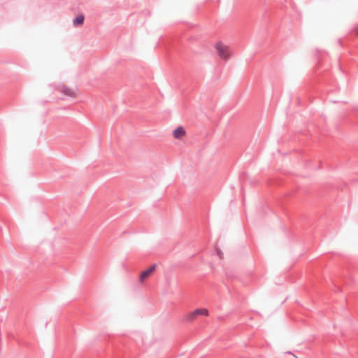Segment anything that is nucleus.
Masks as SVG:
<instances>
[{
  "label": "nucleus",
  "mask_w": 358,
  "mask_h": 358,
  "mask_svg": "<svg viewBox=\"0 0 358 358\" xmlns=\"http://www.w3.org/2000/svg\"><path fill=\"white\" fill-rule=\"evenodd\" d=\"M214 48L218 57L222 60H228L231 57L229 47L222 41H217L215 43Z\"/></svg>",
  "instance_id": "obj_1"
},
{
  "label": "nucleus",
  "mask_w": 358,
  "mask_h": 358,
  "mask_svg": "<svg viewBox=\"0 0 358 358\" xmlns=\"http://www.w3.org/2000/svg\"><path fill=\"white\" fill-rule=\"evenodd\" d=\"M157 266L155 264L150 266L146 270L143 271L139 275V282L143 285L145 282L152 275L156 270Z\"/></svg>",
  "instance_id": "obj_2"
},
{
  "label": "nucleus",
  "mask_w": 358,
  "mask_h": 358,
  "mask_svg": "<svg viewBox=\"0 0 358 358\" xmlns=\"http://www.w3.org/2000/svg\"><path fill=\"white\" fill-rule=\"evenodd\" d=\"M185 135L186 131L182 127H178L173 131V136L176 139L181 140L185 136Z\"/></svg>",
  "instance_id": "obj_3"
},
{
  "label": "nucleus",
  "mask_w": 358,
  "mask_h": 358,
  "mask_svg": "<svg viewBox=\"0 0 358 358\" xmlns=\"http://www.w3.org/2000/svg\"><path fill=\"white\" fill-rule=\"evenodd\" d=\"M61 90L65 95L70 97H76L78 95V91L76 88L64 86Z\"/></svg>",
  "instance_id": "obj_4"
},
{
  "label": "nucleus",
  "mask_w": 358,
  "mask_h": 358,
  "mask_svg": "<svg viewBox=\"0 0 358 358\" xmlns=\"http://www.w3.org/2000/svg\"><path fill=\"white\" fill-rule=\"evenodd\" d=\"M197 317L198 316L196 313V311L194 310V311L187 313L184 316L183 320H184V321H185L187 322H192L194 321Z\"/></svg>",
  "instance_id": "obj_5"
},
{
  "label": "nucleus",
  "mask_w": 358,
  "mask_h": 358,
  "mask_svg": "<svg viewBox=\"0 0 358 358\" xmlns=\"http://www.w3.org/2000/svg\"><path fill=\"white\" fill-rule=\"evenodd\" d=\"M197 316H208V310L206 308H198L195 310Z\"/></svg>",
  "instance_id": "obj_6"
},
{
  "label": "nucleus",
  "mask_w": 358,
  "mask_h": 358,
  "mask_svg": "<svg viewBox=\"0 0 358 358\" xmlns=\"http://www.w3.org/2000/svg\"><path fill=\"white\" fill-rule=\"evenodd\" d=\"M84 17L83 15H78L73 20L74 26H80L83 23Z\"/></svg>",
  "instance_id": "obj_7"
},
{
  "label": "nucleus",
  "mask_w": 358,
  "mask_h": 358,
  "mask_svg": "<svg viewBox=\"0 0 358 358\" xmlns=\"http://www.w3.org/2000/svg\"><path fill=\"white\" fill-rule=\"evenodd\" d=\"M357 34H358V29H357Z\"/></svg>",
  "instance_id": "obj_8"
}]
</instances>
